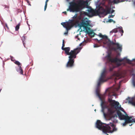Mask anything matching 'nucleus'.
Instances as JSON below:
<instances>
[{"label":"nucleus","mask_w":135,"mask_h":135,"mask_svg":"<svg viewBox=\"0 0 135 135\" xmlns=\"http://www.w3.org/2000/svg\"><path fill=\"white\" fill-rule=\"evenodd\" d=\"M106 67H105L102 72L97 82V85L96 88L95 90V94L101 102L100 106L101 107L102 110L101 112L103 113L104 116L105 118V113L104 112V110L105 109H107L108 110V109H109L107 107V105L103 103V102L99 94L98 93V88L100 87L102 83L104 82L105 81L104 80V78L105 77V73L106 71Z\"/></svg>","instance_id":"f257e3e1"},{"label":"nucleus","mask_w":135,"mask_h":135,"mask_svg":"<svg viewBox=\"0 0 135 135\" xmlns=\"http://www.w3.org/2000/svg\"><path fill=\"white\" fill-rule=\"evenodd\" d=\"M103 122L100 120H98L95 123V126L96 128L102 131L103 133L107 135H109L107 134L110 132V131L112 128L110 126H106L103 125Z\"/></svg>","instance_id":"f03ea898"},{"label":"nucleus","mask_w":135,"mask_h":135,"mask_svg":"<svg viewBox=\"0 0 135 135\" xmlns=\"http://www.w3.org/2000/svg\"><path fill=\"white\" fill-rule=\"evenodd\" d=\"M107 45L110 47L111 45L114 44L115 45V47H113L112 48V50L115 51H118L120 52H121L122 49V45L119 44L117 42H114L113 41H111L108 43L107 44Z\"/></svg>","instance_id":"7ed1b4c3"},{"label":"nucleus","mask_w":135,"mask_h":135,"mask_svg":"<svg viewBox=\"0 0 135 135\" xmlns=\"http://www.w3.org/2000/svg\"><path fill=\"white\" fill-rule=\"evenodd\" d=\"M76 55H72L68 57L69 60L66 64V67L67 68H71L73 67L74 65V59L76 58Z\"/></svg>","instance_id":"20e7f679"},{"label":"nucleus","mask_w":135,"mask_h":135,"mask_svg":"<svg viewBox=\"0 0 135 135\" xmlns=\"http://www.w3.org/2000/svg\"><path fill=\"white\" fill-rule=\"evenodd\" d=\"M90 22L91 21L90 20L83 19L81 22L75 25V27H79L80 28H81L82 27H83H83H88V24L90 23Z\"/></svg>","instance_id":"39448f33"},{"label":"nucleus","mask_w":135,"mask_h":135,"mask_svg":"<svg viewBox=\"0 0 135 135\" xmlns=\"http://www.w3.org/2000/svg\"><path fill=\"white\" fill-rule=\"evenodd\" d=\"M127 56L123 58H119L116 57L113 59V61L116 62V66L117 67H118L122 65L120 62L123 61L124 59L127 60Z\"/></svg>","instance_id":"423d86ee"},{"label":"nucleus","mask_w":135,"mask_h":135,"mask_svg":"<svg viewBox=\"0 0 135 135\" xmlns=\"http://www.w3.org/2000/svg\"><path fill=\"white\" fill-rule=\"evenodd\" d=\"M83 29H84L83 31L87 33L89 35H91L93 34L94 36L95 35L97 36L98 34L93 32L94 30L91 29L89 27H83Z\"/></svg>","instance_id":"0eeeda50"},{"label":"nucleus","mask_w":135,"mask_h":135,"mask_svg":"<svg viewBox=\"0 0 135 135\" xmlns=\"http://www.w3.org/2000/svg\"><path fill=\"white\" fill-rule=\"evenodd\" d=\"M111 119L112 120L111 122H110L109 123L107 124L103 123V125L107 126H110L111 128V127H115L116 125L115 123H116L118 122L117 120L115 118H112Z\"/></svg>","instance_id":"6e6552de"},{"label":"nucleus","mask_w":135,"mask_h":135,"mask_svg":"<svg viewBox=\"0 0 135 135\" xmlns=\"http://www.w3.org/2000/svg\"><path fill=\"white\" fill-rule=\"evenodd\" d=\"M118 116L119 119L120 120H123L125 122L126 120H127V117H128V115L127 113H124L125 115L123 114L120 111H119V113H118Z\"/></svg>","instance_id":"1a4fd4ad"},{"label":"nucleus","mask_w":135,"mask_h":135,"mask_svg":"<svg viewBox=\"0 0 135 135\" xmlns=\"http://www.w3.org/2000/svg\"><path fill=\"white\" fill-rule=\"evenodd\" d=\"M107 13H106L105 15L103 16V13H100L98 15L100 17H104V16L106 15L107 14H112L115 11V10L113 9L112 8H110V9L108 10L107 11Z\"/></svg>","instance_id":"9d476101"},{"label":"nucleus","mask_w":135,"mask_h":135,"mask_svg":"<svg viewBox=\"0 0 135 135\" xmlns=\"http://www.w3.org/2000/svg\"><path fill=\"white\" fill-rule=\"evenodd\" d=\"M103 47L105 48L108 50V51L106 52L107 53V55L103 58V60L104 61L105 60V59L107 58H108V59H110V54L108 52L109 50L108 48L107 47H106L104 45H103Z\"/></svg>","instance_id":"9b49d317"},{"label":"nucleus","mask_w":135,"mask_h":135,"mask_svg":"<svg viewBox=\"0 0 135 135\" xmlns=\"http://www.w3.org/2000/svg\"><path fill=\"white\" fill-rule=\"evenodd\" d=\"M127 120H125V122L127 123H133V122L135 123V119L133 118H131V116H128V117H127Z\"/></svg>","instance_id":"f8f14e48"},{"label":"nucleus","mask_w":135,"mask_h":135,"mask_svg":"<svg viewBox=\"0 0 135 135\" xmlns=\"http://www.w3.org/2000/svg\"><path fill=\"white\" fill-rule=\"evenodd\" d=\"M70 48L69 47H64L62 50L64 51L65 54L66 55H69V51H70Z\"/></svg>","instance_id":"ddd939ff"},{"label":"nucleus","mask_w":135,"mask_h":135,"mask_svg":"<svg viewBox=\"0 0 135 135\" xmlns=\"http://www.w3.org/2000/svg\"><path fill=\"white\" fill-rule=\"evenodd\" d=\"M16 69L17 72H19L20 74L23 75V71L21 66H18L16 68Z\"/></svg>","instance_id":"4468645a"},{"label":"nucleus","mask_w":135,"mask_h":135,"mask_svg":"<svg viewBox=\"0 0 135 135\" xmlns=\"http://www.w3.org/2000/svg\"><path fill=\"white\" fill-rule=\"evenodd\" d=\"M107 112L110 117L115 113V111L111 109H108Z\"/></svg>","instance_id":"2eb2a0df"},{"label":"nucleus","mask_w":135,"mask_h":135,"mask_svg":"<svg viewBox=\"0 0 135 135\" xmlns=\"http://www.w3.org/2000/svg\"><path fill=\"white\" fill-rule=\"evenodd\" d=\"M114 102L115 103H113V105L114 106V108L116 109H118L119 108V103L117 101H115Z\"/></svg>","instance_id":"dca6fc26"},{"label":"nucleus","mask_w":135,"mask_h":135,"mask_svg":"<svg viewBox=\"0 0 135 135\" xmlns=\"http://www.w3.org/2000/svg\"><path fill=\"white\" fill-rule=\"evenodd\" d=\"M80 1L81 2L82 4L84 5L85 7H86L87 8L89 6L90 3H89V1L88 0H86L85 1Z\"/></svg>","instance_id":"f3484780"},{"label":"nucleus","mask_w":135,"mask_h":135,"mask_svg":"<svg viewBox=\"0 0 135 135\" xmlns=\"http://www.w3.org/2000/svg\"><path fill=\"white\" fill-rule=\"evenodd\" d=\"M118 32H119V30L117 29V28H115L110 31V35H111L113 33H116Z\"/></svg>","instance_id":"a211bd4d"},{"label":"nucleus","mask_w":135,"mask_h":135,"mask_svg":"<svg viewBox=\"0 0 135 135\" xmlns=\"http://www.w3.org/2000/svg\"><path fill=\"white\" fill-rule=\"evenodd\" d=\"M133 76L132 77V84L133 86L135 87V79L134 76H135V74L133 73L132 74Z\"/></svg>","instance_id":"6ab92c4d"},{"label":"nucleus","mask_w":135,"mask_h":135,"mask_svg":"<svg viewBox=\"0 0 135 135\" xmlns=\"http://www.w3.org/2000/svg\"><path fill=\"white\" fill-rule=\"evenodd\" d=\"M112 128V129L110 131V132H108L109 133H112L116 131L117 130V128H116L115 127H111V128Z\"/></svg>","instance_id":"aec40b11"},{"label":"nucleus","mask_w":135,"mask_h":135,"mask_svg":"<svg viewBox=\"0 0 135 135\" xmlns=\"http://www.w3.org/2000/svg\"><path fill=\"white\" fill-rule=\"evenodd\" d=\"M126 1V0H113V2L114 4H117L119 3H120L121 2H124Z\"/></svg>","instance_id":"412c9836"},{"label":"nucleus","mask_w":135,"mask_h":135,"mask_svg":"<svg viewBox=\"0 0 135 135\" xmlns=\"http://www.w3.org/2000/svg\"><path fill=\"white\" fill-rule=\"evenodd\" d=\"M70 5L71 6H74L75 5L76 3L75 2V1L74 0H73L72 1L69 2Z\"/></svg>","instance_id":"4be33fe9"},{"label":"nucleus","mask_w":135,"mask_h":135,"mask_svg":"<svg viewBox=\"0 0 135 135\" xmlns=\"http://www.w3.org/2000/svg\"><path fill=\"white\" fill-rule=\"evenodd\" d=\"M77 48H76L74 49L73 50H71L70 52L69 51V53L70 54H69V56H70L73 55L75 51H76V50H77Z\"/></svg>","instance_id":"5701e85b"},{"label":"nucleus","mask_w":135,"mask_h":135,"mask_svg":"<svg viewBox=\"0 0 135 135\" xmlns=\"http://www.w3.org/2000/svg\"><path fill=\"white\" fill-rule=\"evenodd\" d=\"M118 113H119V112H117L115 114H114H114L112 116L110 117L111 119H114V118H117V115H118Z\"/></svg>","instance_id":"b1692460"},{"label":"nucleus","mask_w":135,"mask_h":135,"mask_svg":"<svg viewBox=\"0 0 135 135\" xmlns=\"http://www.w3.org/2000/svg\"><path fill=\"white\" fill-rule=\"evenodd\" d=\"M85 41V40L84 39V40L82 42H81V43H80L79 44V46H77V47H76V48H78L77 49V50H81V49H82V48L81 47H80V46H81V45Z\"/></svg>","instance_id":"393cba45"},{"label":"nucleus","mask_w":135,"mask_h":135,"mask_svg":"<svg viewBox=\"0 0 135 135\" xmlns=\"http://www.w3.org/2000/svg\"><path fill=\"white\" fill-rule=\"evenodd\" d=\"M20 23H19L16 26L15 28V31H18L20 28Z\"/></svg>","instance_id":"a878e982"},{"label":"nucleus","mask_w":135,"mask_h":135,"mask_svg":"<svg viewBox=\"0 0 135 135\" xmlns=\"http://www.w3.org/2000/svg\"><path fill=\"white\" fill-rule=\"evenodd\" d=\"M118 109L122 111L124 113L126 114V112L124 111L123 108L121 107L120 105L119 106V108Z\"/></svg>","instance_id":"bb28decb"},{"label":"nucleus","mask_w":135,"mask_h":135,"mask_svg":"<svg viewBox=\"0 0 135 135\" xmlns=\"http://www.w3.org/2000/svg\"><path fill=\"white\" fill-rule=\"evenodd\" d=\"M81 50H77L76 51H75L73 55H77L79 52H80Z\"/></svg>","instance_id":"cd10ccee"},{"label":"nucleus","mask_w":135,"mask_h":135,"mask_svg":"<svg viewBox=\"0 0 135 135\" xmlns=\"http://www.w3.org/2000/svg\"><path fill=\"white\" fill-rule=\"evenodd\" d=\"M74 20L73 19H69L67 22H66V24L67 25H69V24Z\"/></svg>","instance_id":"c85d7f7f"},{"label":"nucleus","mask_w":135,"mask_h":135,"mask_svg":"<svg viewBox=\"0 0 135 135\" xmlns=\"http://www.w3.org/2000/svg\"><path fill=\"white\" fill-rule=\"evenodd\" d=\"M100 1V0H98L95 2V6H96V7H100V3H99Z\"/></svg>","instance_id":"c756f323"},{"label":"nucleus","mask_w":135,"mask_h":135,"mask_svg":"<svg viewBox=\"0 0 135 135\" xmlns=\"http://www.w3.org/2000/svg\"><path fill=\"white\" fill-rule=\"evenodd\" d=\"M61 25H62L63 27L65 28V29H66L67 28L66 26V22H62L61 23Z\"/></svg>","instance_id":"7c9ffc66"},{"label":"nucleus","mask_w":135,"mask_h":135,"mask_svg":"<svg viewBox=\"0 0 135 135\" xmlns=\"http://www.w3.org/2000/svg\"><path fill=\"white\" fill-rule=\"evenodd\" d=\"M14 62L15 64L17 65L18 66H21V63L18 61H15Z\"/></svg>","instance_id":"2f4dec72"},{"label":"nucleus","mask_w":135,"mask_h":135,"mask_svg":"<svg viewBox=\"0 0 135 135\" xmlns=\"http://www.w3.org/2000/svg\"><path fill=\"white\" fill-rule=\"evenodd\" d=\"M25 37L24 35H23L22 37V38H21V40L22 41V43L23 44H24V41L25 39Z\"/></svg>","instance_id":"473e14b6"},{"label":"nucleus","mask_w":135,"mask_h":135,"mask_svg":"<svg viewBox=\"0 0 135 135\" xmlns=\"http://www.w3.org/2000/svg\"><path fill=\"white\" fill-rule=\"evenodd\" d=\"M108 37L106 35H103L102 37V38L101 39H102L105 38V39H107V38H108Z\"/></svg>","instance_id":"72a5a7b5"},{"label":"nucleus","mask_w":135,"mask_h":135,"mask_svg":"<svg viewBox=\"0 0 135 135\" xmlns=\"http://www.w3.org/2000/svg\"><path fill=\"white\" fill-rule=\"evenodd\" d=\"M66 29V31L64 33V34L65 35H67L68 34V31L70 29V28L68 29V28H67Z\"/></svg>","instance_id":"f704fd0d"},{"label":"nucleus","mask_w":135,"mask_h":135,"mask_svg":"<svg viewBox=\"0 0 135 135\" xmlns=\"http://www.w3.org/2000/svg\"><path fill=\"white\" fill-rule=\"evenodd\" d=\"M69 10L70 12H75V11L74 10L72 9L70 7V6L69 7Z\"/></svg>","instance_id":"c9c22d12"},{"label":"nucleus","mask_w":135,"mask_h":135,"mask_svg":"<svg viewBox=\"0 0 135 135\" xmlns=\"http://www.w3.org/2000/svg\"><path fill=\"white\" fill-rule=\"evenodd\" d=\"M133 102V100H132V99H131V98H130V99H129L128 101V103L131 104Z\"/></svg>","instance_id":"e433bc0d"},{"label":"nucleus","mask_w":135,"mask_h":135,"mask_svg":"<svg viewBox=\"0 0 135 135\" xmlns=\"http://www.w3.org/2000/svg\"><path fill=\"white\" fill-rule=\"evenodd\" d=\"M77 13H76L73 16L72 18V19H74L76 18L77 16Z\"/></svg>","instance_id":"4c0bfd02"},{"label":"nucleus","mask_w":135,"mask_h":135,"mask_svg":"<svg viewBox=\"0 0 135 135\" xmlns=\"http://www.w3.org/2000/svg\"><path fill=\"white\" fill-rule=\"evenodd\" d=\"M113 21V20L112 19H108V21H107V22H111Z\"/></svg>","instance_id":"58836bf2"},{"label":"nucleus","mask_w":135,"mask_h":135,"mask_svg":"<svg viewBox=\"0 0 135 135\" xmlns=\"http://www.w3.org/2000/svg\"><path fill=\"white\" fill-rule=\"evenodd\" d=\"M119 32L120 33H124V31L123 30V28L119 30Z\"/></svg>","instance_id":"ea45409f"},{"label":"nucleus","mask_w":135,"mask_h":135,"mask_svg":"<svg viewBox=\"0 0 135 135\" xmlns=\"http://www.w3.org/2000/svg\"><path fill=\"white\" fill-rule=\"evenodd\" d=\"M82 8H81V10H83V9H84L85 8H87V7H85V6H84V5H83V4H82Z\"/></svg>","instance_id":"a19ab883"},{"label":"nucleus","mask_w":135,"mask_h":135,"mask_svg":"<svg viewBox=\"0 0 135 135\" xmlns=\"http://www.w3.org/2000/svg\"><path fill=\"white\" fill-rule=\"evenodd\" d=\"M65 46V43H62V45L61 47V49L62 50L64 49V47Z\"/></svg>","instance_id":"79ce46f5"},{"label":"nucleus","mask_w":135,"mask_h":135,"mask_svg":"<svg viewBox=\"0 0 135 135\" xmlns=\"http://www.w3.org/2000/svg\"><path fill=\"white\" fill-rule=\"evenodd\" d=\"M128 123L125 121L124 123H123L122 126H125Z\"/></svg>","instance_id":"37998d69"},{"label":"nucleus","mask_w":135,"mask_h":135,"mask_svg":"<svg viewBox=\"0 0 135 135\" xmlns=\"http://www.w3.org/2000/svg\"><path fill=\"white\" fill-rule=\"evenodd\" d=\"M114 16V15H110L108 17V18H113Z\"/></svg>","instance_id":"c03bdc74"},{"label":"nucleus","mask_w":135,"mask_h":135,"mask_svg":"<svg viewBox=\"0 0 135 135\" xmlns=\"http://www.w3.org/2000/svg\"><path fill=\"white\" fill-rule=\"evenodd\" d=\"M102 33H100L99 34L97 35V36L100 37L102 38Z\"/></svg>","instance_id":"a18cd8bd"},{"label":"nucleus","mask_w":135,"mask_h":135,"mask_svg":"<svg viewBox=\"0 0 135 135\" xmlns=\"http://www.w3.org/2000/svg\"><path fill=\"white\" fill-rule=\"evenodd\" d=\"M99 46H98L97 45H96L95 44H94V48L98 47Z\"/></svg>","instance_id":"49530a36"},{"label":"nucleus","mask_w":135,"mask_h":135,"mask_svg":"<svg viewBox=\"0 0 135 135\" xmlns=\"http://www.w3.org/2000/svg\"><path fill=\"white\" fill-rule=\"evenodd\" d=\"M108 100L110 102H111L112 101H113L114 102L115 101V100H113L112 99H108Z\"/></svg>","instance_id":"de8ad7c7"},{"label":"nucleus","mask_w":135,"mask_h":135,"mask_svg":"<svg viewBox=\"0 0 135 135\" xmlns=\"http://www.w3.org/2000/svg\"><path fill=\"white\" fill-rule=\"evenodd\" d=\"M107 40H108V41L106 42L107 44L108 43V42H109L111 41V40L108 38H107Z\"/></svg>","instance_id":"09e8293b"},{"label":"nucleus","mask_w":135,"mask_h":135,"mask_svg":"<svg viewBox=\"0 0 135 135\" xmlns=\"http://www.w3.org/2000/svg\"><path fill=\"white\" fill-rule=\"evenodd\" d=\"M117 28V29H122V26H118L116 28Z\"/></svg>","instance_id":"8fccbe9b"},{"label":"nucleus","mask_w":135,"mask_h":135,"mask_svg":"<svg viewBox=\"0 0 135 135\" xmlns=\"http://www.w3.org/2000/svg\"><path fill=\"white\" fill-rule=\"evenodd\" d=\"M47 5L45 4V6H44V11H45L47 8Z\"/></svg>","instance_id":"3c124183"},{"label":"nucleus","mask_w":135,"mask_h":135,"mask_svg":"<svg viewBox=\"0 0 135 135\" xmlns=\"http://www.w3.org/2000/svg\"><path fill=\"white\" fill-rule=\"evenodd\" d=\"M83 12L85 16H87V15L89 14V13H87L86 12L83 11Z\"/></svg>","instance_id":"603ef678"},{"label":"nucleus","mask_w":135,"mask_h":135,"mask_svg":"<svg viewBox=\"0 0 135 135\" xmlns=\"http://www.w3.org/2000/svg\"><path fill=\"white\" fill-rule=\"evenodd\" d=\"M93 40H96L97 41H98V42H99V41H100L101 40H102V39H101L100 40H98L97 38H94V39H93Z\"/></svg>","instance_id":"864d4df0"},{"label":"nucleus","mask_w":135,"mask_h":135,"mask_svg":"<svg viewBox=\"0 0 135 135\" xmlns=\"http://www.w3.org/2000/svg\"><path fill=\"white\" fill-rule=\"evenodd\" d=\"M10 57L11 58V60L12 61H13V59H14V57L11 56H10Z\"/></svg>","instance_id":"5fc2aeb1"},{"label":"nucleus","mask_w":135,"mask_h":135,"mask_svg":"<svg viewBox=\"0 0 135 135\" xmlns=\"http://www.w3.org/2000/svg\"><path fill=\"white\" fill-rule=\"evenodd\" d=\"M88 26H90L91 27H92L93 26V25L92 24H88Z\"/></svg>","instance_id":"6e6d98bb"},{"label":"nucleus","mask_w":135,"mask_h":135,"mask_svg":"<svg viewBox=\"0 0 135 135\" xmlns=\"http://www.w3.org/2000/svg\"><path fill=\"white\" fill-rule=\"evenodd\" d=\"M128 61H131H131H133V60H130L129 59H127L126 60Z\"/></svg>","instance_id":"4d7b16f0"},{"label":"nucleus","mask_w":135,"mask_h":135,"mask_svg":"<svg viewBox=\"0 0 135 135\" xmlns=\"http://www.w3.org/2000/svg\"><path fill=\"white\" fill-rule=\"evenodd\" d=\"M5 26H6V27L7 28V29H9V28H8V25H7V23H5Z\"/></svg>","instance_id":"13d9d810"},{"label":"nucleus","mask_w":135,"mask_h":135,"mask_svg":"<svg viewBox=\"0 0 135 135\" xmlns=\"http://www.w3.org/2000/svg\"><path fill=\"white\" fill-rule=\"evenodd\" d=\"M91 6H89L88 7V8H87L88 9H91Z\"/></svg>","instance_id":"bf43d9fd"},{"label":"nucleus","mask_w":135,"mask_h":135,"mask_svg":"<svg viewBox=\"0 0 135 135\" xmlns=\"http://www.w3.org/2000/svg\"><path fill=\"white\" fill-rule=\"evenodd\" d=\"M130 97H128L126 99V100L127 101V100H129V99H130Z\"/></svg>","instance_id":"052dcab7"},{"label":"nucleus","mask_w":135,"mask_h":135,"mask_svg":"<svg viewBox=\"0 0 135 135\" xmlns=\"http://www.w3.org/2000/svg\"><path fill=\"white\" fill-rule=\"evenodd\" d=\"M3 6L5 8H8V7L6 5H4Z\"/></svg>","instance_id":"680f3d73"},{"label":"nucleus","mask_w":135,"mask_h":135,"mask_svg":"<svg viewBox=\"0 0 135 135\" xmlns=\"http://www.w3.org/2000/svg\"><path fill=\"white\" fill-rule=\"evenodd\" d=\"M86 11H87L88 12V13H89L90 12V10L88 9L86 10Z\"/></svg>","instance_id":"e2e57ef3"},{"label":"nucleus","mask_w":135,"mask_h":135,"mask_svg":"<svg viewBox=\"0 0 135 135\" xmlns=\"http://www.w3.org/2000/svg\"><path fill=\"white\" fill-rule=\"evenodd\" d=\"M49 1V0H46L45 2V4H46V5L47 4V3Z\"/></svg>","instance_id":"0e129e2a"},{"label":"nucleus","mask_w":135,"mask_h":135,"mask_svg":"<svg viewBox=\"0 0 135 135\" xmlns=\"http://www.w3.org/2000/svg\"><path fill=\"white\" fill-rule=\"evenodd\" d=\"M17 12H22V10H19L18 9L17 11Z\"/></svg>","instance_id":"69168bd1"},{"label":"nucleus","mask_w":135,"mask_h":135,"mask_svg":"<svg viewBox=\"0 0 135 135\" xmlns=\"http://www.w3.org/2000/svg\"><path fill=\"white\" fill-rule=\"evenodd\" d=\"M26 23H27V24L28 26V27H29V26H30V25L28 24V21H26Z\"/></svg>","instance_id":"338daca9"},{"label":"nucleus","mask_w":135,"mask_h":135,"mask_svg":"<svg viewBox=\"0 0 135 135\" xmlns=\"http://www.w3.org/2000/svg\"><path fill=\"white\" fill-rule=\"evenodd\" d=\"M131 104L135 106V102H133Z\"/></svg>","instance_id":"774afa93"}]
</instances>
